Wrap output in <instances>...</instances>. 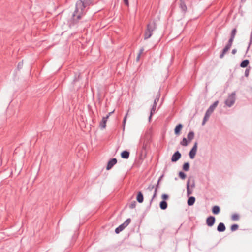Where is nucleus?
I'll list each match as a JSON object with an SVG mask.
<instances>
[{"label":"nucleus","instance_id":"nucleus-37","mask_svg":"<svg viewBox=\"0 0 252 252\" xmlns=\"http://www.w3.org/2000/svg\"><path fill=\"white\" fill-rule=\"evenodd\" d=\"M22 65H23V62L19 63L18 64V68H21L22 67Z\"/></svg>","mask_w":252,"mask_h":252},{"label":"nucleus","instance_id":"nucleus-15","mask_svg":"<svg viewBox=\"0 0 252 252\" xmlns=\"http://www.w3.org/2000/svg\"><path fill=\"white\" fill-rule=\"evenodd\" d=\"M137 200L139 203H142L143 201V196L141 192H139L138 193V195L137 196Z\"/></svg>","mask_w":252,"mask_h":252},{"label":"nucleus","instance_id":"nucleus-30","mask_svg":"<svg viewBox=\"0 0 252 252\" xmlns=\"http://www.w3.org/2000/svg\"><path fill=\"white\" fill-rule=\"evenodd\" d=\"M236 32H237L236 29H234L232 30V32H231V37H232V38H234L235 36L236 33Z\"/></svg>","mask_w":252,"mask_h":252},{"label":"nucleus","instance_id":"nucleus-11","mask_svg":"<svg viewBox=\"0 0 252 252\" xmlns=\"http://www.w3.org/2000/svg\"><path fill=\"white\" fill-rule=\"evenodd\" d=\"M183 127V125L181 124H178L175 127L174 132L176 135H179L180 131H181Z\"/></svg>","mask_w":252,"mask_h":252},{"label":"nucleus","instance_id":"nucleus-33","mask_svg":"<svg viewBox=\"0 0 252 252\" xmlns=\"http://www.w3.org/2000/svg\"><path fill=\"white\" fill-rule=\"evenodd\" d=\"M233 39H234V38H232V37H231L230 39H229V40L228 41V43L227 44L230 45V46H231Z\"/></svg>","mask_w":252,"mask_h":252},{"label":"nucleus","instance_id":"nucleus-29","mask_svg":"<svg viewBox=\"0 0 252 252\" xmlns=\"http://www.w3.org/2000/svg\"><path fill=\"white\" fill-rule=\"evenodd\" d=\"M238 228V225L237 224H233L231 226V230L232 231H234L237 230Z\"/></svg>","mask_w":252,"mask_h":252},{"label":"nucleus","instance_id":"nucleus-19","mask_svg":"<svg viewBox=\"0 0 252 252\" xmlns=\"http://www.w3.org/2000/svg\"><path fill=\"white\" fill-rule=\"evenodd\" d=\"M180 7L183 12H185L186 11L187 8L184 2L180 1Z\"/></svg>","mask_w":252,"mask_h":252},{"label":"nucleus","instance_id":"nucleus-20","mask_svg":"<svg viewBox=\"0 0 252 252\" xmlns=\"http://www.w3.org/2000/svg\"><path fill=\"white\" fill-rule=\"evenodd\" d=\"M249 63V61L248 60H245L242 62L241 63L240 66L241 67L244 68L247 67Z\"/></svg>","mask_w":252,"mask_h":252},{"label":"nucleus","instance_id":"nucleus-13","mask_svg":"<svg viewBox=\"0 0 252 252\" xmlns=\"http://www.w3.org/2000/svg\"><path fill=\"white\" fill-rule=\"evenodd\" d=\"M231 46L230 45H227L223 49L222 54L220 55V57L223 58L225 53L230 49Z\"/></svg>","mask_w":252,"mask_h":252},{"label":"nucleus","instance_id":"nucleus-9","mask_svg":"<svg viewBox=\"0 0 252 252\" xmlns=\"http://www.w3.org/2000/svg\"><path fill=\"white\" fill-rule=\"evenodd\" d=\"M181 157V154L179 153V152L177 151L175 152L172 156L171 161L172 162H176Z\"/></svg>","mask_w":252,"mask_h":252},{"label":"nucleus","instance_id":"nucleus-38","mask_svg":"<svg viewBox=\"0 0 252 252\" xmlns=\"http://www.w3.org/2000/svg\"><path fill=\"white\" fill-rule=\"evenodd\" d=\"M142 148H143V150L145 151L146 146L145 145H143Z\"/></svg>","mask_w":252,"mask_h":252},{"label":"nucleus","instance_id":"nucleus-23","mask_svg":"<svg viewBox=\"0 0 252 252\" xmlns=\"http://www.w3.org/2000/svg\"><path fill=\"white\" fill-rule=\"evenodd\" d=\"M143 51H144V48H141L140 50H139V52L137 56L136 57V61H138L139 60L141 55L143 53Z\"/></svg>","mask_w":252,"mask_h":252},{"label":"nucleus","instance_id":"nucleus-24","mask_svg":"<svg viewBox=\"0 0 252 252\" xmlns=\"http://www.w3.org/2000/svg\"><path fill=\"white\" fill-rule=\"evenodd\" d=\"M155 103L156 102H155ZM155 110H156V104H155L153 106V108H152L151 110L150 115V117H149V120H150V119L151 118V117H152V115L155 113Z\"/></svg>","mask_w":252,"mask_h":252},{"label":"nucleus","instance_id":"nucleus-21","mask_svg":"<svg viewBox=\"0 0 252 252\" xmlns=\"http://www.w3.org/2000/svg\"><path fill=\"white\" fill-rule=\"evenodd\" d=\"M167 207V204L166 201H162L160 203V207L161 209L164 210L166 209Z\"/></svg>","mask_w":252,"mask_h":252},{"label":"nucleus","instance_id":"nucleus-25","mask_svg":"<svg viewBox=\"0 0 252 252\" xmlns=\"http://www.w3.org/2000/svg\"><path fill=\"white\" fill-rule=\"evenodd\" d=\"M183 168L186 171H188L189 170V163H184V164L183 165Z\"/></svg>","mask_w":252,"mask_h":252},{"label":"nucleus","instance_id":"nucleus-6","mask_svg":"<svg viewBox=\"0 0 252 252\" xmlns=\"http://www.w3.org/2000/svg\"><path fill=\"white\" fill-rule=\"evenodd\" d=\"M197 149V143L195 142L192 147V149L190 150L189 155V157L191 159H193L196 155Z\"/></svg>","mask_w":252,"mask_h":252},{"label":"nucleus","instance_id":"nucleus-2","mask_svg":"<svg viewBox=\"0 0 252 252\" xmlns=\"http://www.w3.org/2000/svg\"><path fill=\"white\" fill-rule=\"evenodd\" d=\"M156 25L155 22H150L147 27L144 33V39L147 40L152 35L153 32L156 29Z\"/></svg>","mask_w":252,"mask_h":252},{"label":"nucleus","instance_id":"nucleus-5","mask_svg":"<svg viewBox=\"0 0 252 252\" xmlns=\"http://www.w3.org/2000/svg\"><path fill=\"white\" fill-rule=\"evenodd\" d=\"M131 220L130 219H127L125 222H124L122 224L120 225L118 227H117L115 229V232L116 233H119L123 230H124L126 227L128 226Z\"/></svg>","mask_w":252,"mask_h":252},{"label":"nucleus","instance_id":"nucleus-26","mask_svg":"<svg viewBox=\"0 0 252 252\" xmlns=\"http://www.w3.org/2000/svg\"><path fill=\"white\" fill-rule=\"evenodd\" d=\"M159 181H158V184L157 185V187L155 189V191H154V193L152 197V199H151V200L152 201L154 198L156 196V195H157V189H158V184H159Z\"/></svg>","mask_w":252,"mask_h":252},{"label":"nucleus","instance_id":"nucleus-35","mask_svg":"<svg viewBox=\"0 0 252 252\" xmlns=\"http://www.w3.org/2000/svg\"><path fill=\"white\" fill-rule=\"evenodd\" d=\"M187 193L188 195H189L191 194V191L189 190L188 185L187 186Z\"/></svg>","mask_w":252,"mask_h":252},{"label":"nucleus","instance_id":"nucleus-18","mask_svg":"<svg viewBox=\"0 0 252 252\" xmlns=\"http://www.w3.org/2000/svg\"><path fill=\"white\" fill-rule=\"evenodd\" d=\"M195 198L194 197H190L188 200V204L189 206L192 205L195 202Z\"/></svg>","mask_w":252,"mask_h":252},{"label":"nucleus","instance_id":"nucleus-41","mask_svg":"<svg viewBox=\"0 0 252 252\" xmlns=\"http://www.w3.org/2000/svg\"><path fill=\"white\" fill-rule=\"evenodd\" d=\"M245 73L246 74V75H248V72H247V71H245Z\"/></svg>","mask_w":252,"mask_h":252},{"label":"nucleus","instance_id":"nucleus-22","mask_svg":"<svg viewBox=\"0 0 252 252\" xmlns=\"http://www.w3.org/2000/svg\"><path fill=\"white\" fill-rule=\"evenodd\" d=\"M190 142H189L188 140L186 138H184L182 141L181 142L180 144L184 146H186Z\"/></svg>","mask_w":252,"mask_h":252},{"label":"nucleus","instance_id":"nucleus-3","mask_svg":"<svg viewBox=\"0 0 252 252\" xmlns=\"http://www.w3.org/2000/svg\"><path fill=\"white\" fill-rule=\"evenodd\" d=\"M218 103H219V101H216L211 106H210V107L208 109V110H207V111L206 112L204 118L203 124H204L208 120L210 116L212 113V112L214 111V110L215 109V108L217 106Z\"/></svg>","mask_w":252,"mask_h":252},{"label":"nucleus","instance_id":"nucleus-27","mask_svg":"<svg viewBox=\"0 0 252 252\" xmlns=\"http://www.w3.org/2000/svg\"><path fill=\"white\" fill-rule=\"evenodd\" d=\"M179 176L180 178L182 179H185L186 177V175L183 172H180L179 174Z\"/></svg>","mask_w":252,"mask_h":252},{"label":"nucleus","instance_id":"nucleus-17","mask_svg":"<svg viewBox=\"0 0 252 252\" xmlns=\"http://www.w3.org/2000/svg\"><path fill=\"white\" fill-rule=\"evenodd\" d=\"M220 211V209L219 206H215L212 208V212L214 214H218Z\"/></svg>","mask_w":252,"mask_h":252},{"label":"nucleus","instance_id":"nucleus-39","mask_svg":"<svg viewBox=\"0 0 252 252\" xmlns=\"http://www.w3.org/2000/svg\"><path fill=\"white\" fill-rule=\"evenodd\" d=\"M245 73L246 74V75H248V72H247V71H245Z\"/></svg>","mask_w":252,"mask_h":252},{"label":"nucleus","instance_id":"nucleus-14","mask_svg":"<svg viewBox=\"0 0 252 252\" xmlns=\"http://www.w3.org/2000/svg\"><path fill=\"white\" fill-rule=\"evenodd\" d=\"M194 134L193 132H189L187 136V138L189 142H190L194 138Z\"/></svg>","mask_w":252,"mask_h":252},{"label":"nucleus","instance_id":"nucleus-1","mask_svg":"<svg viewBox=\"0 0 252 252\" xmlns=\"http://www.w3.org/2000/svg\"><path fill=\"white\" fill-rule=\"evenodd\" d=\"M85 3L80 0L77 1L76 3V8L72 17L74 21H78L84 13L85 4L90 5L93 4L94 0H84Z\"/></svg>","mask_w":252,"mask_h":252},{"label":"nucleus","instance_id":"nucleus-12","mask_svg":"<svg viewBox=\"0 0 252 252\" xmlns=\"http://www.w3.org/2000/svg\"><path fill=\"white\" fill-rule=\"evenodd\" d=\"M225 230V226L223 223H220L217 227V230L219 232H223Z\"/></svg>","mask_w":252,"mask_h":252},{"label":"nucleus","instance_id":"nucleus-28","mask_svg":"<svg viewBox=\"0 0 252 252\" xmlns=\"http://www.w3.org/2000/svg\"><path fill=\"white\" fill-rule=\"evenodd\" d=\"M232 219L234 220H237L239 218V216L238 214H234L232 215Z\"/></svg>","mask_w":252,"mask_h":252},{"label":"nucleus","instance_id":"nucleus-31","mask_svg":"<svg viewBox=\"0 0 252 252\" xmlns=\"http://www.w3.org/2000/svg\"><path fill=\"white\" fill-rule=\"evenodd\" d=\"M154 188V186L151 185L148 187L147 189L149 191L151 192L153 190Z\"/></svg>","mask_w":252,"mask_h":252},{"label":"nucleus","instance_id":"nucleus-10","mask_svg":"<svg viewBox=\"0 0 252 252\" xmlns=\"http://www.w3.org/2000/svg\"><path fill=\"white\" fill-rule=\"evenodd\" d=\"M117 163V159L113 158L109 161L107 166V169L110 170L116 163Z\"/></svg>","mask_w":252,"mask_h":252},{"label":"nucleus","instance_id":"nucleus-7","mask_svg":"<svg viewBox=\"0 0 252 252\" xmlns=\"http://www.w3.org/2000/svg\"><path fill=\"white\" fill-rule=\"evenodd\" d=\"M215 221V218L213 216H210L206 220V223L208 226H212L214 225Z\"/></svg>","mask_w":252,"mask_h":252},{"label":"nucleus","instance_id":"nucleus-34","mask_svg":"<svg viewBox=\"0 0 252 252\" xmlns=\"http://www.w3.org/2000/svg\"><path fill=\"white\" fill-rule=\"evenodd\" d=\"M128 112V111L127 112ZM128 115V113H126V115L125 116V118H124V121H123V125H124V126H125V124H126V118H127V116Z\"/></svg>","mask_w":252,"mask_h":252},{"label":"nucleus","instance_id":"nucleus-8","mask_svg":"<svg viewBox=\"0 0 252 252\" xmlns=\"http://www.w3.org/2000/svg\"><path fill=\"white\" fill-rule=\"evenodd\" d=\"M109 115H110V114ZM109 116V115H108L106 117H103L102 118L101 121L100 122V123L99 124V127L101 129H104L105 128V127L106 126V124L107 120Z\"/></svg>","mask_w":252,"mask_h":252},{"label":"nucleus","instance_id":"nucleus-16","mask_svg":"<svg viewBox=\"0 0 252 252\" xmlns=\"http://www.w3.org/2000/svg\"><path fill=\"white\" fill-rule=\"evenodd\" d=\"M121 155L124 158H128L129 156V153L127 151H125L121 153Z\"/></svg>","mask_w":252,"mask_h":252},{"label":"nucleus","instance_id":"nucleus-4","mask_svg":"<svg viewBox=\"0 0 252 252\" xmlns=\"http://www.w3.org/2000/svg\"><path fill=\"white\" fill-rule=\"evenodd\" d=\"M235 94L234 93L231 94L229 95L228 98L225 100V104L228 106H231L235 102Z\"/></svg>","mask_w":252,"mask_h":252},{"label":"nucleus","instance_id":"nucleus-32","mask_svg":"<svg viewBox=\"0 0 252 252\" xmlns=\"http://www.w3.org/2000/svg\"><path fill=\"white\" fill-rule=\"evenodd\" d=\"M161 198L163 200H165L168 199V196L167 194H164L162 195Z\"/></svg>","mask_w":252,"mask_h":252},{"label":"nucleus","instance_id":"nucleus-36","mask_svg":"<svg viewBox=\"0 0 252 252\" xmlns=\"http://www.w3.org/2000/svg\"><path fill=\"white\" fill-rule=\"evenodd\" d=\"M124 0V2L126 6H128L129 5L128 0Z\"/></svg>","mask_w":252,"mask_h":252},{"label":"nucleus","instance_id":"nucleus-40","mask_svg":"<svg viewBox=\"0 0 252 252\" xmlns=\"http://www.w3.org/2000/svg\"><path fill=\"white\" fill-rule=\"evenodd\" d=\"M245 73L246 74V75H248V72H247V71H245Z\"/></svg>","mask_w":252,"mask_h":252}]
</instances>
